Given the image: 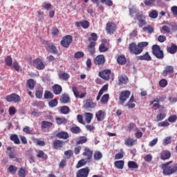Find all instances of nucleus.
I'll list each match as a JSON object with an SVG mask.
<instances>
[{
  "label": "nucleus",
  "mask_w": 177,
  "mask_h": 177,
  "mask_svg": "<svg viewBox=\"0 0 177 177\" xmlns=\"http://www.w3.org/2000/svg\"><path fill=\"white\" fill-rule=\"evenodd\" d=\"M128 167L130 169H138L139 168V165H138L136 162L134 161H129Z\"/></svg>",
  "instance_id": "37"
},
{
  "label": "nucleus",
  "mask_w": 177,
  "mask_h": 177,
  "mask_svg": "<svg viewBox=\"0 0 177 177\" xmlns=\"http://www.w3.org/2000/svg\"><path fill=\"white\" fill-rule=\"evenodd\" d=\"M129 96H131V91L128 90L122 91L120 93V96H119V100H120V104H124V103L127 102V100L129 97Z\"/></svg>",
  "instance_id": "10"
},
{
  "label": "nucleus",
  "mask_w": 177,
  "mask_h": 177,
  "mask_svg": "<svg viewBox=\"0 0 177 177\" xmlns=\"http://www.w3.org/2000/svg\"><path fill=\"white\" fill-rule=\"evenodd\" d=\"M128 82V77L122 75L118 77V85H125Z\"/></svg>",
  "instance_id": "29"
},
{
  "label": "nucleus",
  "mask_w": 177,
  "mask_h": 177,
  "mask_svg": "<svg viewBox=\"0 0 177 177\" xmlns=\"http://www.w3.org/2000/svg\"><path fill=\"white\" fill-rule=\"evenodd\" d=\"M23 131L27 135H34V129L30 128V127L26 126L23 129Z\"/></svg>",
  "instance_id": "39"
},
{
  "label": "nucleus",
  "mask_w": 177,
  "mask_h": 177,
  "mask_svg": "<svg viewBox=\"0 0 177 177\" xmlns=\"http://www.w3.org/2000/svg\"><path fill=\"white\" fill-rule=\"evenodd\" d=\"M60 111L62 114H68L70 113V108L67 106L61 107Z\"/></svg>",
  "instance_id": "52"
},
{
  "label": "nucleus",
  "mask_w": 177,
  "mask_h": 177,
  "mask_svg": "<svg viewBox=\"0 0 177 177\" xmlns=\"http://www.w3.org/2000/svg\"><path fill=\"white\" fill-rule=\"evenodd\" d=\"M145 16L143 15H141L140 13H137L134 17V20H138L139 22V27H142V26H145L146 24V20H145Z\"/></svg>",
  "instance_id": "13"
},
{
  "label": "nucleus",
  "mask_w": 177,
  "mask_h": 177,
  "mask_svg": "<svg viewBox=\"0 0 177 177\" xmlns=\"http://www.w3.org/2000/svg\"><path fill=\"white\" fill-rule=\"evenodd\" d=\"M136 142V140H134L131 138H129L124 140V144L126 145V146H128L129 147H131L132 146L135 145Z\"/></svg>",
  "instance_id": "30"
},
{
  "label": "nucleus",
  "mask_w": 177,
  "mask_h": 177,
  "mask_svg": "<svg viewBox=\"0 0 177 177\" xmlns=\"http://www.w3.org/2000/svg\"><path fill=\"white\" fill-rule=\"evenodd\" d=\"M6 102H8L9 103H19L21 99L20 98V96L16 93H12L10 95H8L6 97Z\"/></svg>",
  "instance_id": "8"
},
{
  "label": "nucleus",
  "mask_w": 177,
  "mask_h": 177,
  "mask_svg": "<svg viewBox=\"0 0 177 177\" xmlns=\"http://www.w3.org/2000/svg\"><path fill=\"white\" fill-rule=\"evenodd\" d=\"M165 117H167V114H165V113H159L156 116V121H162V120H164V118H165Z\"/></svg>",
  "instance_id": "59"
},
{
  "label": "nucleus",
  "mask_w": 177,
  "mask_h": 177,
  "mask_svg": "<svg viewBox=\"0 0 177 177\" xmlns=\"http://www.w3.org/2000/svg\"><path fill=\"white\" fill-rule=\"evenodd\" d=\"M117 62L120 66H124V64H127V58L125 57V55L118 56Z\"/></svg>",
  "instance_id": "25"
},
{
  "label": "nucleus",
  "mask_w": 177,
  "mask_h": 177,
  "mask_svg": "<svg viewBox=\"0 0 177 177\" xmlns=\"http://www.w3.org/2000/svg\"><path fill=\"white\" fill-rule=\"evenodd\" d=\"M8 171L10 174H12V175H15L17 172V167L13 165H10Z\"/></svg>",
  "instance_id": "46"
},
{
  "label": "nucleus",
  "mask_w": 177,
  "mask_h": 177,
  "mask_svg": "<svg viewBox=\"0 0 177 177\" xmlns=\"http://www.w3.org/2000/svg\"><path fill=\"white\" fill-rule=\"evenodd\" d=\"M48 104L50 107H56V105L57 104V100L56 99L52 100L48 102Z\"/></svg>",
  "instance_id": "63"
},
{
  "label": "nucleus",
  "mask_w": 177,
  "mask_h": 177,
  "mask_svg": "<svg viewBox=\"0 0 177 177\" xmlns=\"http://www.w3.org/2000/svg\"><path fill=\"white\" fill-rule=\"evenodd\" d=\"M85 56V54L82 51L76 52L74 55L75 59H81Z\"/></svg>",
  "instance_id": "54"
},
{
  "label": "nucleus",
  "mask_w": 177,
  "mask_h": 177,
  "mask_svg": "<svg viewBox=\"0 0 177 177\" xmlns=\"http://www.w3.org/2000/svg\"><path fill=\"white\" fill-rule=\"evenodd\" d=\"M106 63V57L103 55H98L94 59V64L98 67H103Z\"/></svg>",
  "instance_id": "7"
},
{
  "label": "nucleus",
  "mask_w": 177,
  "mask_h": 177,
  "mask_svg": "<svg viewBox=\"0 0 177 177\" xmlns=\"http://www.w3.org/2000/svg\"><path fill=\"white\" fill-rule=\"evenodd\" d=\"M124 164L125 162H124V160H116L114 162V165L118 168V169H124Z\"/></svg>",
  "instance_id": "31"
},
{
  "label": "nucleus",
  "mask_w": 177,
  "mask_h": 177,
  "mask_svg": "<svg viewBox=\"0 0 177 177\" xmlns=\"http://www.w3.org/2000/svg\"><path fill=\"white\" fill-rule=\"evenodd\" d=\"M85 120L87 124H91L92 118H93V114L91 113H86L84 115Z\"/></svg>",
  "instance_id": "36"
},
{
  "label": "nucleus",
  "mask_w": 177,
  "mask_h": 177,
  "mask_svg": "<svg viewBox=\"0 0 177 177\" xmlns=\"http://www.w3.org/2000/svg\"><path fill=\"white\" fill-rule=\"evenodd\" d=\"M107 50H109V48L107 47H106L104 44H102L99 46V51L100 53H104V52H107Z\"/></svg>",
  "instance_id": "55"
},
{
  "label": "nucleus",
  "mask_w": 177,
  "mask_h": 177,
  "mask_svg": "<svg viewBox=\"0 0 177 177\" xmlns=\"http://www.w3.org/2000/svg\"><path fill=\"white\" fill-rule=\"evenodd\" d=\"M167 85H168V82L165 79H162L159 82V86H161V88H165V86H167Z\"/></svg>",
  "instance_id": "58"
},
{
  "label": "nucleus",
  "mask_w": 177,
  "mask_h": 177,
  "mask_svg": "<svg viewBox=\"0 0 177 177\" xmlns=\"http://www.w3.org/2000/svg\"><path fill=\"white\" fill-rule=\"evenodd\" d=\"M44 93L41 90H37L35 92V96L37 99H42V95Z\"/></svg>",
  "instance_id": "62"
},
{
  "label": "nucleus",
  "mask_w": 177,
  "mask_h": 177,
  "mask_svg": "<svg viewBox=\"0 0 177 177\" xmlns=\"http://www.w3.org/2000/svg\"><path fill=\"white\" fill-rule=\"evenodd\" d=\"M171 143H172V137L171 136L166 137L162 140V144L164 146H167V145H171Z\"/></svg>",
  "instance_id": "45"
},
{
  "label": "nucleus",
  "mask_w": 177,
  "mask_h": 177,
  "mask_svg": "<svg viewBox=\"0 0 177 177\" xmlns=\"http://www.w3.org/2000/svg\"><path fill=\"white\" fill-rule=\"evenodd\" d=\"M56 137L59 139L66 140L70 138V136L68 135V133L67 131H61L57 133Z\"/></svg>",
  "instance_id": "22"
},
{
  "label": "nucleus",
  "mask_w": 177,
  "mask_h": 177,
  "mask_svg": "<svg viewBox=\"0 0 177 177\" xmlns=\"http://www.w3.org/2000/svg\"><path fill=\"white\" fill-rule=\"evenodd\" d=\"M55 97V95H53V93L46 91L44 93V99H53Z\"/></svg>",
  "instance_id": "49"
},
{
  "label": "nucleus",
  "mask_w": 177,
  "mask_h": 177,
  "mask_svg": "<svg viewBox=\"0 0 177 177\" xmlns=\"http://www.w3.org/2000/svg\"><path fill=\"white\" fill-rule=\"evenodd\" d=\"M149 16L151 19H157L158 17V12L156 10H152L150 11Z\"/></svg>",
  "instance_id": "50"
},
{
  "label": "nucleus",
  "mask_w": 177,
  "mask_h": 177,
  "mask_svg": "<svg viewBox=\"0 0 177 177\" xmlns=\"http://www.w3.org/2000/svg\"><path fill=\"white\" fill-rule=\"evenodd\" d=\"M152 53L156 59H164V51L161 50V47L157 44L152 46Z\"/></svg>",
  "instance_id": "3"
},
{
  "label": "nucleus",
  "mask_w": 177,
  "mask_h": 177,
  "mask_svg": "<svg viewBox=\"0 0 177 177\" xmlns=\"http://www.w3.org/2000/svg\"><path fill=\"white\" fill-rule=\"evenodd\" d=\"M147 46H149V42L147 41H141L138 44L133 42L129 45V50L130 53L133 55H140L143 52V49Z\"/></svg>",
  "instance_id": "2"
},
{
  "label": "nucleus",
  "mask_w": 177,
  "mask_h": 177,
  "mask_svg": "<svg viewBox=\"0 0 177 177\" xmlns=\"http://www.w3.org/2000/svg\"><path fill=\"white\" fill-rule=\"evenodd\" d=\"M41 43L44 44L45 46V48L48 52H50V53H53V55L57 54V48L53 44V43H49L48 41L43 39L41 40Z\"/></svg>",
  "instance_id": "4"
},
{
  "label": "nucleus",
  "mask_w": 177,
  "mask_h": 177,
  "mask_svg": "<svg viewBox=\"0 0 177 177\" xmlns=\"http://www.w3.org/2000/svg\"><path fill=\"white\" fill-rule=\"evenodd\" d=\"M83 156H84V157H87L86 160L88 162H91L93 156V151L91 150L88 147H85Z\"/></svg>",
  "instance_id": "14"
},
{
  "label": "nucleus",
  "mask_w": 177,
  "mask_h": 177,
  "mask_svg": "<svg viewBox=\"0 0 177 177\" xmlns=\"http://www.w3.org/2000/svg\"><path fill=\"white\" fill-rule=\"evenodd\" d=\"M61 103L66 104V103H70V97L66 94H62L60 98Z\"/></svg>",
  "instance_id": "28"
},
{
  "label": "nucleus",
  "mask_w": 177,
  "mask_h": 177,
  "mask_svg": "<svg viewBox=\"0 0 177 177\" xmlns=\"http://www.w3.org/2000/svg\"><path fill=\"white\" fill-rule=\"evenodd\" d=\"M89 175V167H84L78 171L77 177H88Z\"/></svg>",
  "instance_id": "16"
},
{
  "label": "nucleus",
  "mask_w": 177,
  "mask_h": 177,
  "mask_svg": "<svg viewBox=\"0 0 177 177\" xmlns=\"http://www.w3.org/2000/svg\"><path fill=\"white\" fill-rule=\"evenodd\" d=\"M27 176V172L26 169L21 167L18 171V176L19 177H26Z\"/></svg>",
  "instance_id": "47"
},
{
  "label": "nucleus",
  "mask_w": 177,
  "mask_h": 177,
  "mask_svg": "<svg viewBox=\"0 0 177 177\" xmlns=\"http://www.w3.org/2000/svg\"><path fill=\"white\" fill-rule=\"evenodd\" d=\"M33 66L36 67L37 70H44L45 68V64L40 58H36L33 60Z\"/></svg>",
  "instance_id": "12"
},
{
  "label": "nucleus",
  "mask_w": 177,
  "mask_h": 177,
  "mask_svg": "<svg viewBox=\"0 0 177 177\" xmlns=\"http://www.w3.org/2000/svg\"><path fill=\"white\" fill-rule=\"evenodd\" d=\"M72 91L75 97H80V91H78V88H77V86H73Z\"/></svg>",
  "instance_id": "57"
},
{
  "label": "nucleus",
  "mask_w": 177,
  "mask_h": 177,
  "mask_svg": "<svg viewBox=\"0 0 177 177\" xmlns=\"http://www.w3.org/2000/svg\"><path fill=\"white\" fill-rule=\"evenodd\" d=\"M10 139L12 142H14L15 145H20V139H19V136L17 134H12L10 136Z\"/></svg>",
  "instance_id": "34"
},
{
  "label": "nucleus",
  "mask_w": 177,
  "mask_h": 177,
  "mask_svg": "<svg viewBox=\"0 0 177 177\" xmlns=\"http://www.w3.org/2000/svg\"><path fill=\"white\" fill-rule=\"evenodd\" d=\"M109 99H110V95L109 94H104L100 100L101 103L103 104H106L107 102H109Z\"/></svg>",
  "instance_id": "48"
},
{
  "label": "nucleus",
  "mask_w": 177,
  "mask_h": 177,
  "mask_svg": "<svg viewBox=\"0 0 177 177\" xmlns=\"http://www.w3.org/2000/svg\"><path fill=\"white\" fill-rule=\"evenodd\" d=\"M88 142V138L85 136L80 137L79 140L76 142V145H84Z\"/></svg>",
  "instance_id": "42"
},
{
  "label": "nucleus",
  "mask_w": 177,
  "mask_h": 177,
  "mask_svg": "<svg viewBox=\"0 0 177 177\" xmlns=\"http://www.w3.org/2000/svg\"><path fill=\"white\" fill-rule=\"evenodd\" d=\"M136 12H138V10H136V8L132 7L129 8V16H131V17H133V15H135Z\"/></svg>",
  "instance_id": "61"
},
{
  "label": "nucleus",
  "mask_w": 177,
  "mask_h": 177,
  "mask_svg": "<svg viewBox=\"0 0 177 177\" xmlns=\"http://www.w3.org/2000/svg\"><path fill=\"white\" fill-rule=\"evenodd\" d=\"M6 66H8V67L12 66V64H13V59H12V56L8 55L5 59Z\"/></svg>",
  "instance_id": "44"
},
{
  "label": "nucleus",
  "mask_w": 177,
  "mask_h": 177,
  "mask_svg": "<svg viewBox=\"0 0 177 177\" xmlns=\"http://www.w3.org/2000/svg\"><path fill=\"white\" fill-rule=\"evenodd\" d=\"M161 169H162V174L165 176L174 175V174H176L177 172V163L170 160L166 163L162 164Z\"/></svg>",
  "instance_id": "1"
},
{
  "label": "nucleus",
  "mask_w": 177,
  "mask_h": 177,
  "mask_svg": "<svg viewBox=\"0 0 177 177\" xmlns=\"http://www.w3.org/2000/svg\"><path fill=\"white\" fill-rule=\"evenodd\" d=\"M58 77L59 79L61 80V81H68V80L70 79V74L59 71V72L58 73Z\"/></svg>",
  "instance_id": "20"
},
{
  "label": "nucleus",
  "mask_w": 177,
  "mask_h": 177,
  "mask_svg": "<svg viewBox=\"0 0 177 177\" xmlns=\"http://www.w3.org/2000/svg\"><path fill=\"white\" fill-rule=\"evenodd\" d=\"M26 84H27L28 88H30V89H31V91H32V89H34V88H35V82H34V80H32V79H29L27 81Z\"/></svg>",
  "instance_id": "43"
},
{
  "label": "nucleus",
  "mask_w": 177,
  "mask_h": 177,
  "mask_svg": "<svg viewBox=\"0 0 177 177\" xmlns=\"http://www.w3.org/2000/svg\"><path fill=\"white\" fill-rule=\"evenodd\" d=\"M171 10L174 15V16H175L176 17H177V6H174L171 8Z\"/></svg>",
  "instance_id": "64"
},
{
  "label": "nucleus",
  "mask_w": 177,
  "mask_h": 177,
  "mask_svg": "<svg viewBox=\"0 0 177 177\" xmlns=\"http://www.w3.org/2000/svg\"><path fill=\"white\" fill-rule=\"evenodd\" d=\"M55 121L57 125H62V124H66L67 119H66V118H55Z\"/></svg>",
  "instance_id": "41"
},
{
  "label": "nucleus",
  "mask_w": 177,
  "mask_h": 177,
  "mask_svg": "<svg viewBox=\"0 0 177 177\" xmlns=\"http://www.w3.org/2000/svg\"><path fill=\"white\" fill-rule=\"evenodd\" d=\"M71 132H72V133L78 134L81 132V128L78 126L73 127L71 128Z\"/></svg>",
  "instance_id": "51"
},
{
  "label": "nucleus",
  "mask_w": 177,
  "mask_h": 177,
  "mask_svg": "<svg viewBox=\"0 0 177 177\" xmlns=\"http://www.w3.org/2000/svg\"><path fill=\"white\" fill-rule=\"evenodd\" d=\"M93 157L95 161H99V160H102V158H103V155L102 154V152L99 151H96L94 153Z\"/></svg>",
  "instance_id": "38"
},
{
  "label": "nucleus",
  "mask_w": 177,
  "mask_h": 177,
  "mask_svg": "<svg viewBox=\"0 0 177 177\" xmlns=\"http://www.w3.org/2000/svg\"><path fill=\"white\" fill-rule=\"evenodd\" d=\"M96 43L95 42H90V44L87 46V52H88L91 56H93L96 53Z\"/></svg>",
  "instance_id": "15"
},
{
  "label": "nucleus",
  "mask_w": 177,
  "mask_h": 177,
  "mask_svg": "<svg viewBox=\"0 0 177 177\" xmlns=\"http://www.w3.org/2000/svg\"><path fill=\"white\" fill-rule=\"evenodd\" d=\"M88 41L89 42H95L96 44V41H97V34L91 33L90 37H88Z\"/></svg>",
  "instance_id": "40"
},
{
  "label": "nucleus",
  "mask_w": 177,
  "mask_h": 177,
  "mask_svg": "<svg viewBox=\"0 0 177 177\" xmlns=\"http://www.w3.org/2000/svg\"><path fill=\"white\" fill-rule=\"evenodd\" d=\"M33 141L36 142L37 146H45V141H41L38 138H34Z\"/></svg>",
  "instance_id": "60"
},
{
  "label": "nucleus",
  "mask_w": 177,
  "mask_h": 177,
  "mask_svg": "<svg viewBox=\"0 0 177 177\" xmlns=\"http://www.w3.org/2000/svg\"><path fill=\"white\" fill-rule=\"evenodd\" d=\"M117 30V24L112 21H109L106 25V31L107 34L113 35Z\"/></svg>",
  "instance_id": "5"
},
{
  "label": "nucleus",
  "mask_w": 177,
  "mask_h": 177,
  "mask_svg": "<svg viewBox=\"0 0 177 177\" xmlns=\"http://www.w3.org/2000/svg\"><path fill=\"white\" fill-rule=\"evenodd\" d=\"M9 115H15L17 113V109L15 106H10L8 109Z\"/></svg>",
  "instance_id": "56"
},
{
  "label": "nucleus",
  "mask_w": 177,
  "mask_h": 177,
  "mask_svg": "<svg viewBox=\"0 0 177 177\" xmlns=\"http://www.w3.org/2000/svg\"><path fill=\"white\" fill-rule=\"evenodd\" d=\"M53 125V123L51 122H48V121H42L41 122V129H46L48 128H50Z\"/></svg>",
  "instance_id": "32"
},
{
  "label": "nucleus",
  "mask_w": 177,
  "mask_h": 177,
  "mask_svg": "<svg viewBox=\"0 0 177 177\" xmlns=\"http://www.w3.org/2000/svg\"><path fill=\"white\" fill-rule=\"evenodd\" d=\"M96 107V102H93L92 99H87L84 102L83 109L84 110H92Z\"/></svg>",
  "instance_id": "6"
},
{
  "label": "nucleus",
  "mask_w": 177,
  "mask_h": 177,
  "mask_svg": "<svg viewBox=\"0 0 177 177\" xmlns=\"http://www.w3.org/2000/svg\"><path fill=\"white\" fill-rule=\"evenodd\" d=\"M167 97L165 95H162L155 98L153 101L150 102L149 106H152L154 103H160V102H165Z\"/></svg>",
  "instance_id": "24"
},
{
  "label": "nucleus",
  "mask_w": 177,
  "mask_h": 177,
  "mask_svg": "<svg viewBox=\"0 0 177 177\" xmlns=\"http://www.w3.org/2000/svg\"><path fill=\"white\" fill-rule=\"evenodd\" d=\"M75 27H79V28L82 27V28H84V30H86V28H89V21H88L87 20L76 21L75 23Z\"/></svg>",
  "instance_id": "18"
},
{
  "label": "nucleus",
  "mask_w": 177,
  "mask_h": 177,
  "mask_svg": "<svg viewBox=\"0 0 177 177\" xmlns=\"http://www.w3.org/2000/svg\"><path fill=\"white\" fill-rule=\"evenodd\" d=\"M139 60H145L146 62H151V57L149 55V52H146L144 55L138 57Z\"/></svg>",
  "instance_id": "27"
},
{
  "label": "nucleus",
  "mask_w": 177,
  "mask_h": 177,
  "mask_svg": "<svg viewBox=\"0 0 177 177\" xmlns=\"http://www.w3.org/2000/svg\"><path fill=\"white\" fill-rule=\"evenodd\" d=\"M167 52L171 55H175V53L177 52V46L172 44L170 47H167Z\"/></svg>",
  "instance_id": "35"
},
{
  "label": "nucleus",
  "mask_w": 177,
  "mask_h": 177,
  "mask_svg": "<svg viewBox=\"0 0 177 177\" xmlns=\"http://www.w3.org/2000/svg\"><path fill=\"white\" fill-rule=\"evenodd\" d=\"M99 77L104 80V81H109L110 80V75H111V70L110 69H104V71H101L98 73Z\"/></svg>",
  "instance_id": "11"
},
{
  "label": "nucleus",
  "mask_w": 177,
  "mask_h": 177,
  "mask_svg": "<svg viewBox=\"0 0 177 177\" xmlns=\"http://www.w3.org/2000/svg\"><path fill=\"white\" fill-rule=\"evenodd\" d=\"M71 42H73V37L70 35H68L62 38L61 41V45L64 48H68L70 45H71Z\"/></svg>",
  "instance_id": "9"
},
{
  "label": "nucleus",
  "mask_w": 177,
  "mask_h": 177,
  "mask_svg": "<svg viewBox=\"0 0 177 177\" xmlns=\"http://www.w3.org/2000/svg\"><path fill=\"white\" fill-rule=\"evenodd\" d=\"M53 147L55 149H59V147H63V141L60 140H56L53 141Z\"/></svg>",
  "instance_id": "33"
},
{
  "label": "nucleus",
  "mask_w": 177,
  "mask_h": 177,
  "mask_svg": "<svg viewBox=\"0 0 177 177\" xmlns=\"http://www.w3.org/2000/svg\"><path fill=\"white\" fill-rule=\"evenodd\" d=\"M175 68H174V66L167 65L165 67L164 71H162V74L163 77H167L168 74H173L174 72Z\"/></svg>",
  "instance_id": "17"
},
{
  "label": "nucleus",
  "mask_w": 177,
  "mask_h": 177,
  "mask_svg": "<svg viewBox=\"0 0 177 177\" xmlns=\"http://www.w3.org/2000/svg\"><path fill=\"white\" fill-rule=\"evenodd\" d=\"M53 91L55 95H60V93H62L63 91V88H62V86L59 84H55L53 86Z\"/></svg>",
  "instance_id": "23"
},
{
  "label": "nucleus",
  "mask_w": 177,
  "mask_h": 177,
  "mask_svg": "<svg viewBox=\"0 0 177 177\" xmlns=\"http://www.w3.org/2000/svg\"><path fill=\"white\" fill-rule=\"evenodd\" d=\"M86 160L85 159H82L78 161L77 164L76 165V168H81V167H84V165H86Z\"/></svg>",
  "instance_id": "53"
},
{
  "label": "nucleus",
  "mask_w": 177,
  "mask_h": 177,
  "mask_svg": "<svg viewBox=\"0 0 177 177\" xmlns=\"http://www.w3.org/2000/svg\"><path fill=\"white\" fill-rule=\"evenodd\" d=\"M95 117L97 118V121H103L104 118L106 117V113L104 111L100 110L95 113Z\"/></svg>",
  "instance_id": "21"
},
{
  "label": "nucleus",
  "mask_w": 177,
  "mask_h": 177,
  "mask_svg": "<svg viewBox=\"0 0 177 177\" xmlns=\"http://www.w3.org/2000/svg\"><path fill=\"white\" fill-rule=\"evenodd\" d=\"M37 158H41L43 161H46V160H48V155H46L42 150L37 151Z\"/></svg>",
  "instance_id": "26"
},
{
  "label": "nucleus",
  "mask_w": 177,
  "mask_h": 177,
  "mask_svg": "<svg viewBox=\"0 0 177 177\" xmlns=\"http://www.w3.org/2000/svg\"><path fill=\"white\" fill-rule=\"evenodd\" d=\"M171 158V151L168 150H164L160 152V159L163 161L165 160H169Z\"/></svg>",
  "instance_id": "19"
}]
</instances>
